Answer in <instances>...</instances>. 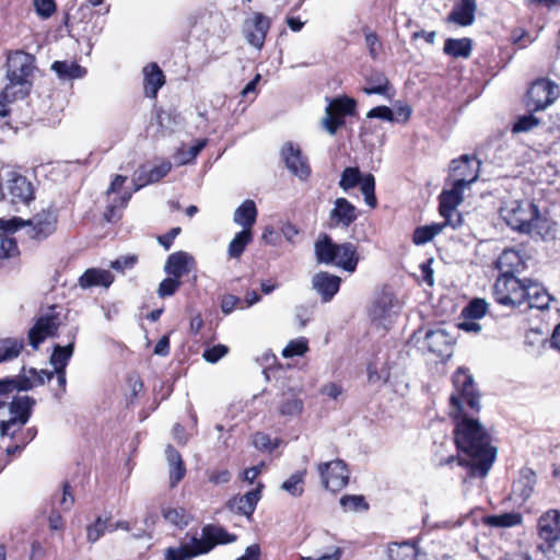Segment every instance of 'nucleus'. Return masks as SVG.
<instances>
[{"label": "nucleus", "mask_w": 560, "mask_h": 560, "mask_svg": "<svg viewBox=\"0 0 560 560\" xmlns=\"http://www.w3.org/2000/svg\"><path fill=\"white\" fill-rule=\"evenodd\" d=\"M453 385L455 393L450 398V416L455 423L453 434L458 451V465L467 469L468 477L485 478L497 458L498 451L491 444V436L485 427L468 416L467 408L479 411V394L472 375L464 368L457 369L453 374Z\"/></svg>", "instance_id": "1"}, {"label": "nucleus", "mask_w": 560, "mask_h": 560, "mask_svg": "<svg viewBox=\"0 0 560 560\" xmlns=\"http://www.w3.org/2000/svg\"><path fill=\"white\" fill-rule=\"evenodd\" d=\"M34 57L25 51H14L7 58L8 84L1 95L7 102L24 98L31 88L30 77L34 71Z\"/></svg>", "instance_id": "2"}, {"label": "nucleus", "mask_w": 560, "mask_h": 560, "mask_svg": "<svg viewBox=\"0 0 560 560\" xmlns=\"http://www.w3.org/2000/svg\"><path fill=\"white\" fill-rule=\"evenodd\" d=\"M236 540V536L215 525H206L201 529V537H192L189 542L178 547L165 549V560H190L199 555L208 553L217 545L229 544Z\"/></svg>", "instance_id": "3"}, {"label": "nucleus", "mask_w": 560, "mask_h": 560, "mask_svg": "<svg viewBox=\"0 0 560 560\" xmlns=\"http://www.w3.org/2000/svg\"><path fill=\"white\" fill-rule=\"evenodd\" d=\"M57 222V209L48 207L37 212L28 220L21 218H12L9 220L0 219V230L15 232L21 228H26V234L30 238L42 242L56 232Z\"/></svg>", "instance_id": "4"}, {"label": "nucleus", "mask_w": 560, "mask_h": 560, "mask_svg": "<svg viewBox=\"0 0 560 560\" xmlns=\"http://www.w3.org/2000/svg\"><path fill=\"white\" fill-rule=\"evenodd\" d=\"M500 215L515 231L530 233L538 228V207L526 200H510L500 208Z\"/></svg>", "instance_id": "5"}, {"label": "nucleus", "mask_w": 560, "mask_h": 560, "mask_svg": "<svg viewBox=\"0 0 560 560\" xmlns=\"http://www.w3.org/2000/svg\"><path fill=\"white\" fill-rule=\"evenodd\" d=\"M529 279H518L516 276L500 275L492 287V295L497 303L508 307H517L526 302V291Z\"/></svg>", "instance_id": "6"}, {"label": "nucleus", "mask_w": 560, "mask_h": 560, "mask_svg": "<svg viewBox=\"0 0 560 560\" xmlns=\"http://www.w3.org/2000/svg\"><path fill=\"white\" fill-rule=\"evenodd\" d=\"M0 190L2 198L13 205H28L34 199L32 183L13 170L0 172Z\"/></svg>", "instance_id": "7"}, {"label": "nucleus", "mask_w": 560, "mask_h": 560, "mask_svg": "<svg viewBox=\"0 0 560 560\" xmlns=\"http://www.w3.org/2000/svg\"><path fill=\"white\" fill-rule=\"evenodd\" d=\"M537 534L542 540L537 547L538 550L546 556L552 552L560 542V510L550 509L538 517Z\"/></svg>", "instance_id": "8"}, {"label": "nucleus", "mask_w": 560, "mask_h": 560, "mask_svg": "<svg viewBox=\"0 0 560 560\" xmlns=\"http://www.w3.org/2000/svg\"><path fill=\"white\" fill-rule=\"evenodd\" d=\"M54 378V372L47 370L37 371L36 369H23V374L14 377L0 380V395L9 394L13 390H30L36 386L44 385Z\"/></svg>", "instance_id": "9"}, {"label": "nucleus", "mask_w": 560, "mask_h": 560, "mask_svg": "<svg viewBox=\"0 0 560 560\" xmlns=\"http://www.w3.org/2000/svg\"><path fill=\"white\" fill-rule=\"evenodd\" d=\"M358 185H360V190L364 196L365 203L371 208H375L377 200L374 194V176L372 174L362 175L358 167H346L341 173L339 187L342 190L348 191Z\"/></svg>", "instance_id": "10"}, {"label": "nucleus", "mask_w": 560, "mask_h": 560, "mask_svg": "<svg viewBox=\"0 0 560 560\" xmlns=\"http://www.w3.org/2000/svg\"><path fill=\"white\" fill-rule=\"evenodd\" d=\"M559 96V85L547 79H538L527 91L525 105L530 112L549 107Z\"/></svg>", "instance_id": "11"}, {"label": "nucleus", "mask_w": 560, "mask_h": 560, "mask_svg": "<svg viewBox=\"0 0 560 560\" xmlns=\"http://www.w3.org/2000/svg\"><path fill=\"white\" fill-rule=\"evenodd\" d=\"M59 326L60 318L55 306L49 307L37 316L34 325L30 328L28 343L34 350H37L47 338L56 336Z\"/></svg>", "instance_id": "12"}, {"label": "nucleus", "mask_w": 560, "mask_h": 560, "mask_svg": "<svg viewBox=\"0 0 560 560\" xmlns=\"http://www.w3.org/2000/svg\"><path fill=\"white\" fill-rule=\"evenodd\" d=\"M480 162L470 155L464 154L451 162L448 180L451 185L465 189L479 177Z\"/></svg>", "instance_id": "13"}, {"label": "nucleus", "mask_w": 560, "mask_h": 560, "mask_svg": "<svg viewBox=\"0 0 560 560\" xmlns=\"http://www.w3.org/2000/svg\"><path fill=\"white\" fill-rule=\"evenodd\" d=\"M355 109V101L349 97H339L332 100L325 110V117L322 119L323 127L335 135L339 127L345 124V116L352 115Z\"/></svg>", "instance_id": "14"}, {"label": "nucleus", "mask_w": 560, "mask_h": 560, "mask_svg": "<svg viewBox=\"0 0 560 560\" xmlns=\"http://www.w3.org/2000/svg\"><path fill=\"white\" fill-rule=\"evenodd\" d=\"M172 168V164L168 161H163L161 164L152 167L151 170H148V176L145 179L139 184H137V187L132 189V191H125L120 197L115 198L108 206L105 212V218L107 221H112L115 217V211L117 208H125L127 203L129 202L132 192L138 191L142 187H144L148 184L156 183L164 176L168 174V172Z\"/></svg>", "instance_id": "15"}, {"label": "nucleus", "mask_w": 560, "mask_h": 560, "mask_svg": "<svg viewBox=\"0 0 560 560\" xmlns=\"http://www.w3.org/2000/svg\"><path fill=\"white\" fill-rule=\"evenodd\" d=\"M323 486L332 492L345 488L349 482V469L341 459L320 463L317 466Z\"/></svg>", "instance_id": "16"}, {"label": "nucleus", "mask_w": 560, "mask_h": 560, "mask_svg": "<svg viewBox=\"0 0 560 560\" xmlns=\"http://www.w3.org/2000/svg\"><path fill=\"white\" fill-rule=\"evenodd\" d=\"M454 338L444 328L428 329L422 336V349L445 359L453 352Z\"/></svg>", "instance_id": "17"}, {"label": "nucleus", "mask_w": 560, "mask_h": 560, "mask_svg": "<svg viewBox=\"0 0 560 560\" xmlns=\"http://www.w3.org/2000/svg\"><path fill=\"white\" fill-rule=\"evenodd\" d=\"M269 28L270 19L260 12H254L243 24V33L247 43L258 49L264 46Z\"/></svg>", "instance_id": "18"}, {"label": "nucleus", "mask_w": 560, "mask_h": 560, "mask_svg": "<svg viewBox=\"0 0 560 560\" xmlns=\"http://www.w3.org/2000/svg\"><path fill=\"white\" fill-rule=\"evenodd\" d=\"M396 308H398V300L392 291L385 289L374 301L370 310V316L372 320L386 326L392 316L397 313Z\"/></svg>", "instance_id": "19"}, {"label": "nucleus", "mask_w": 560, "mask_h": 560, "mask_svg": "<svg viewBox=\"0 0 560 560\" xmlns=\"http://www.w3.org/2000/svg\"><path fill=\"white\" fill-rule=\"evenodd\" d=\"M281 158L287 168L300 179L305 180L311 175V167L307 159L302 154L300 148L291 142L283 145Z\"/></svg>", "instance_id": "20"}, {"label": "nucleus", "mask_w": 560, "mask_h": 560, "mask_svg": "<svg viewBox=\"0 0 560 560\" xmlns=\"http://www.w3.org/2000/svg\"><path fill=\"white\" fill-rule=\"evenodd\" d=\"M359 217L358 209L346 198H337L334 207L329 212L331 226H350Z\"/></svg>", "instance_id": "21"}, {"label": "nucleus", "mask_w": 560, "mask_h": 560, "mask_svg": "<svg viewBox=\"0 0 560 560\" xmlns=\"http://www.w3.org/2000/svg\"><path fill=\"white\" fill-rule=\"evenodd\" d=\"M303 409L304 402L299 390L288 388L280 394L277 411L281 417H298L302 413Z\"/></svg>", "instance_id": "22"}, {"label": "nucleus", "mask_w": 560, "mask_h": 560, "mask_svg": "<svg viewBox=\"0 0 560 560\" xmlns=\"http://www.w3.org/2000/svg\"><path fill=\"white\" fill-rule=\"evenodd\" d=\"M341 279L326 271L317 272L312 278V288L320 295L323 302H329L339 291Z\"/></svg>", "instance_id": "23"}, {"label": "nucleus", "mask_w": 560, "mask_h": 560, "mask_svg": "<svg viewBox=\"0 0 560 560\" xmlns=\"http://www.w3.org/2000/svg\"><path fill=\"white\" fill-rule=\"evenodd\" d=\"M495 267L501 271L500 275L516 276L525 269V261L520 252L506 248L498 257Z\"/></svg>", "instance_id": "24"}, {"label": "nucleus", "mask_w": 560, "mask_h": 560, "mask_svg": "<svg viewBox=\"0 0 560 560\" xmlns=\"http://www.w3.org/2000/svg\"><path fill=\"white\" fill-rule=\"evenodd\" d=\"M194 266V257L188 253L180 250L168 256L164 266V271L168 276L180 279L183 276L187 275Z\"/></svg>", "instance_id": "25"}, {"label": "nucleus", "mask_w": 560, "mask_h": 560, "mask_svg": "<svg viewBox=\"0 0 560 560\" xmlns=\"http://www.w3.org/2000/svg\"><path fill=\"white\" fill-rule=\"evenodd\" d=\"M262 485H259L256 489L246 492L243 495H236L232 498L228 505L232 511L245 516H252L258 501L260 500Z\"/></svg>", "instance_id": "26"}, {"label": "nucleus", "mask_w": 560, "mask_h": 560, "mask_svg": "<svg viewBox=\"0 0 560 560\" xmlns=\"http://www.w3.org/2000/svg\"><path fill=\"white\" fill-rule=\"evenodd\" d=\"M477 3L475 0H459L447 16L448 22L460 26L471 25L475 21Z\"/></svg>", "instance_id": "27"}, {"label": "nucleus", "mask_w": 560, "mask_h": 560, "mask_svg": "<svg viewBox=\"0 0 560 560\" xmlns=\"http://www.w3.org/2000/svg\"><path fill=\"white\" fill-rule=\"evenodd\" d=\"M144 94L148 97H156L159 90L165 83L163 71L155 62H151L143 68Z\"/></svg>", "instance_id": "28"}, {"label": "nucleus", "mask_w": 560, "mask_h": 560, "mask_svg": "<svg viewBox=\"0 0 560 560\" xmlns=\"http://www.w3.org/2000/svg\"><path fill=\"white\" fill-rule=\"evenodd\" d=\"M114 282V276L110 271L98 268H90L79 278V284L82 289L92 287L108 288Z\"/></svg>", "instance_id": "29"}, {"label": "nucleus", "mask_w": 560, "mask_h": 560, "mask_svg": "<svg viewBox=\"0 0 560 560\" xmlns=\"http://www.w3.org/2000/svg\"><path fill=\"white\" fill-rule=\"evenodd\" d=\"M165 456L170 466V485L174 488L185 477L186 468L182 455L172 445L166 446Z\"/></svg>", "instance_id": "30"}, {"label": "nucleus", "mask_w": 560, "mask_h": 560, "mask_svg": "<svg viewBox=\"0 0 560 560\" xmlns=\"http://www.w3.org/2000/svg\"><path fill=\"white\" fill-rule=\"evenodd\" d=\"M359 257L357 247L352 243H342L337 247L336 260L334 264L346 271L353 272L357 268Z\"/></svg>", "instance_id": "31"}, {"label": "nucleus", "mask_w": 560, "mask_h": 560, "mask_svg": "<svg viewBox=\"0 0 560 560\" xmlns=\"http://www.w3.org/2000/svg\"><path fill=\"white\" fill-rule=\"evenodd\" d=\"M257 208L253 200H245L240 207L236 208L233 215V221L242 226V230L252 231L256 222Z\"/></svg>", "instance_id": "32"}, {"label": "nucleus", "mask_w": 560, "mask_h": 560, "mask_svg": "<svg viewBox=\"0 0 560 560\" xmlns=\"http://www.w3.org/2000/svg\"><path fill=\"white\" fill-rule=\"evenodd\" d=\"M526 291L528 294L526 295L525 303H527L528 307L538 310L548 308L551 296L539 283L529 279Z\"/></svg>", "instance_id": "33"}, {"label": "nucleus", "mask_w": 560, "mask_h": 560, "mask_svg": "<svg viewBox=\"0 0 560 560\" xmlns=\"http://www.w3.org/2000/svg\"><path fill=\"white\" fill-rule=\"evenodd\" d=\"M75 330L71 332V340L67 346L55 345L50 355V364L54 370H66L74 351Z\"/></svg>", "instance_id": "34"}, {"label": "nucleus", "mask_w": 560, "mask_h": 560, "mask_svg": "<svg viewBox=\"0 0 560 560\" xmlns=\"http://www.w3.org/2000/svg\"><path fill=\"white\" fill-rule=\"evenodd\" d=\"M51 70L62 81L81 79L86 73V70L83 67H81L79 63H77L74 61H68V60L55 61L51 65Z\"/></svg>", "instance_id": "35"}, {"label": "nucleus", "mask_w": 560, "mask_h": 560, "mask_svg": "<svg viewBox=\"0 0 560 560\" xmlns=\"http://www.w3.org/2000/svg\"><path fill=\"white\" fill-rule=\"evenodd\" d=\"M315 254L316 259L320 264H334L336 260L338 244H335L331 238L324 234L320 238L315 242Z\"/></svg>", "instance_id": "36"}, {"label": "nucleus", "mask_w": 560, "mask_h": 560, "mask_svg": "<svg viewBox=\"0 0 560 560\" xmlns=\"http://www.w3.org/2000/svg\"><path fill=\"white\" fill-rule=\"evenodd\" d=\"M386 552L389 560H418L417 547L409 541L392 542Z\"/></svg>", "instance_id": "37"}, {"label": "nucleus", "mask_w": 560, "mask_h": 560, "mask_svg": "<svg viewBox=\"0 0 560 560\" xmlns=\"http://www.w3.org/2000/svg\"><path fill=\"white\" fill-rule=\"evenodd\" d=\"M536 485V475L532 469L522 470L520 479L513 485V493L523 501L527 500Z\"/></svg>", "instance_id": "38"}, {"label": "nucleus", "mask_w": 560, "mask_h": 560, "mask_svg": "<svg viewBox=\"0 0 560 560\" xmlns=\"http://www.w3.org/2000/svg\"><path fill=\"white\" fill-rule=\"evenodd\" d=\"M472 43L469 38H448L444 44V52L454 58H468L471 54Z\"/></svg>", "instance_id": "39"}, {"label": "nucleus", "mask_w": 560, "mask_h": 560, "mask_svg": "<svg viewBox=\"0 0 560 560\" xmlns=\"http://www.w3.org/2000/svg\"><path fill=\"white\" fill-rule=\"evenodd\" d=\"M366 85L362 89V91L368 94H378L385 95L388 88L389 81L386 75L381 71H373L369 75L365 77Z\"/></svg>", "instance_id": "40"}, {"label": "nucleus", "mask_w": 560, "mask_h": 560, "mask_svg": "<svg viewBox=\"0 0 560 560\" xmlns=\"http://www.w3.org/2000/svg\"><path fill=\"white\" fill-rule=\"evenodd\" d=\"M450 190H445L440 196L439 211H457L458 205L463 200L464 189L454 185H451Z\"/></svg>", "instance_id": "41"}, {"label": "nucleus", "mask_w": 560, "mask_h": 560, "mask_svg": "<svg viewBox=\"0 0 560 560\" xmlns=\"http://www.w3.org/2000/svg\"><path fill=\"white\" fill-rule=\"evenodd\" d=\"M24 347L22 338L0 339V363L18 358Z\"/></svg>", "instance_id": "42"}, {"label": "nucleus", "mask_w": 560, "mask_h": 560, "mask_svg": "<svg viewBox=\"0 0 560 560\" xmlns=\"http://www.w3.org/2000/svg\"><path fill=\"white\" fill-rule=\"evenodd\" d=\"M522 523V515L515 512L483 517V524L490 527H513Z\"/></svg>", "instance_id": "43"}, {"label": "nucleus", "mask_w": 560, "mask_h": 560, "mask_svg": "<svg viewBox=\"0 0 560 560\" xmlns=\"http://www.w3.org/2000/svg\"><path fill=\"white\" fill-rule=\"evenodd\" d=\"M253 241V232L249 230H242L235 234L233 240L228 246V254L231 258H240L244 253L246 246Z\"/></svg>", "instance_id": "44"}, {"label": "nucleus", "mask_w": 560, "mask_h": 560, "mask_svg": "<svg viewBox=\"0 0 560 560\" xmlns=\"http://www.w3.org/2000/svg\"><path fill=\"white\" fill-rule=\"evenodd\" d=\"M155 119L158 124V133L160 137L171 135L174 132L175 127L179 124L177 115L163 109L156 112Z\"/></svg>", "instance_id": "45"}, {"label": "nucleus", "mask_w": 560, "mask_h": 560, "mask_svg": "<svg viewBox=\"0 0 560 560\" xmlns=\"http://www.w3.org/2000/svg\"><path fill=\"white\" fill-rule=\"evenodd\" d=\"M442 231H443V224L432 223V224H428V225L418 226L413 231L412 242L416 245H424V244L429 243L430 241H432L434 238V236L440 234Z\"/></svg>", "instance_id": "46"}, {"label": "nucleus", "mask_w": 560, "mask_h": 560, "mask_svg": "<svg viewBox=\"0 0 560 560\" xmlns=\"http://www.w3.org/2000/svg\"><path fill=\"white\" fill-rule=\"evenodd\" d=\"M306 470H300L292 474L285 481L282 482L281 489L290 493L292 497H301L304 492V478Z\"/></svg>", "instance_id": "47"}, {"label": "nucleus", "mask_w": 560, "mask_h": 560, "mask_svg": "<svg viewBox=\"0 0 560 560\" xmlns=\"http://www.w3.org/2000/svg\"><path fill=\"white\" fill-rule=\"evenodd\" d=\"M0 235V258H12L20 254L16 240L11 236L14 232L1 230Z\"/></svg>", "instance_id": "48"}, {"label": "nucleus", "mask_w": 560, "mask_h": 560, "mask_svg": "<svg viewBox=\"0 0 560 560\" xmlns=\"http://www.w3.org/2000/svg\"><path fill=\"white\" fill-rule=\"evenodd\" d=\"M488 310V303L483 299H474L463 310L462 315L465 319H479Z\"/></svg>", "instance_id": "49"}, {"label": "nucleus", "mask_w": 560, "mask_h": 560, "mask_svg": "<svg viewBox=\"0 0 560 560\" xmlns=\"http://www.w3.org/2000/svg\"><path fill=\"white\" fill-rule=\"evenodd\" d=\"M340 505L345 511H365L369 509V504L365 502L363 495H343L340 499Z\"/></svg>", "instance_id": "50"}, {"label": "nucleus", "mask_w": 560, "mask_h": 560, "mask_svg": "<svg viewBox=\"0 0 560 560\" xmlns=\"http://www.w3.org/2000/svg\"><path fill=\"white\" fill-rule=\"evenodd\" d=\"M307 340L304 337L291 340L282 350L284 358H292L295 355H303L307 351Z\"/></svg>", "instance_id": "51"}, {"label": "nucleus", "mask_w": 560, "mask_h": 560, "mask_svg": "<svg viewBox=\"0 0 560 560\" xmlns=\"http://www.w3.org/2000/svg\"><path fill=\"white\" fill-rule=\"evenodd\" d=\"M162 514L165 521L175 526L183 527L187 525L186 514L182 508H166L162 510Z\"/></svg>", "instance_id": "52"}, {"label": "nucleus", "mask_w": 560, "mask_h": 560, "mask_svg": "<svg viewBox=\"0 0 560 560\" xmlns=\"http://www.w3.org/2000/svg\"><path fill=\"white\" fill-rule=\"evenodd\" d=\"M540 124V120L535 117L533 114L520 116L517 120L514 122L512 131L514 133L527 132L533 130Z\"/></svg>", "instance_id": "53"}, {"label": "nucleus", "mask_w": 560, "mask_h": 560, "mask_svg": "<svg viewBox=\"0 0 560 560\" xmlns=\"http://www.w3.org/2000/svg\"><path fill=\"white\" fill-rule=\"evenodd\" d=\"M107 520H103L102 517H97L93 524L88 526L86 529V538L90 542L97 541L108 530L109 524H107Z\"/></svg>", "instance_id": "54"}, {"label": "nucleus", "mask_w": 560, "mask_h": 560, "mask_svg": "<svg viewBox=\"0 0 560 560\" xmlns=\"http://www.w3.org/2000/svg\"><path fill=\"white\" fill-rule=\"evenodd\" d=\"M180 279L176 277L165 278L160 284L158 289V294L160 298L172 296L180 287Z\"/></svg>", "instance_id": "55"}, {"label": "nucleus", "mask_w": 560, "mask_h": 560, "mask_svg": "<svg viewBox=\"0 0 560 560\" xmlns=\"http://www.w3.org/2000/svg\"><path fill=\"white\" fill-rule=\"evenodd\" d=\"M73 502H74V498L73 495L69 492V486L66 483L63 485V490H62V493L61 494H58L55 499H54V506H58L60 511L62 512H67L69 511L72 505H73Z\"/></svg>", "instance_id": "56"}, {"label": "nucleus", "mask_w": 560, "mask_h": 560, "mask_svg": "<svg viewBox=\"0 0 560 560\" xmlns=\"http://www.w3.org/2000/svg\"><path fill=\"white\" fill-rule=\"evenodd\" d=\"M229 352V348L224 345L213 346L203 352V359L207 362L215 363Z\"/></svg>", "instance_id": "57"}, {"label": "nucleus", "mask_w": 560, "mask_h": 560, "mask_svg": "<svg viewBox=\"0 0 560 560\" xmlns=\"http://www.w3.org/2000/svg\"><path fill=\"white\" fill-rule=\"evenodd\" d=\"M138 258L135 255L121 256L110 262V267L119 272L133 268Z\"/></svg>", "instance_id": "58"}, {"label": "nucleus", "mask_w": 560, "mask_h": 560, "mask_svg": "<svg viewBox=\"0 0 560 560\" xmlns=\"http://www.w3.org/2000/svg\"><path fill=\"white\" fill-rule=\"evenodd\" d=\"M34 7L37 14L44 19L51 16L56 11V3L54 0H34Z\"/></svg>", "instance_id": "59"}, {"label": "nucleus", "mask_w": 560, "mask_h": 560, "mask_svg": "<svg viewBox=\"0 0 560 560\" xmlns=\"http://www.w3.org/2000/svg\"><path fill=\"white\" fill-rule=\"evenodd\" d=\"M440 214L444 218V221L440 223L443 224V229L445 226H451L455 230L463 223L462 215L458 211H441Z\"/></svg>", "instance_id": "60"}, {"label": "nucleus", "mask_w": 560, "mask_h": 560, "mask_svg": "<svg viewBox=\"0 0 560 560\" xmlns=\"http://www.w3.org/2000/svg\"><path fill=\"white\" fill-rule=\"evenodd\" d=\"M319 393L324 396L330 397L334 400H338V398L342 395L343 388L340 384L330 382L327 384H324Z\"/></svg>", "instance_id": "61"}, {"label": "nucleus", "mask_w": 560, "mask_h": 560, "mask_svg": "<svg viewBox=\"0 0 560 560\" xmlns=\"http://www.w3.org/2000/svg\"><path fill=\"white\" fill-rule=\"evenodd\" d=\"M366 117L368 118H381L383 120L394 121V113L387 106H376V107L372 108L368 113Z\"/></svg>", "instance_id": "62"}, {"label": "nucleus", "mask_w": 560, "mask_h": 560, "mask_svg": "<svg viewBox=\"0 0 560 560\" xmlns=\"http://www.w3.org/2000/svg\"><path fill=\"white\" fill-rule=\"evenodd\" d=\"M231 472L228 469L211 470L208 472V480L213 485L228 483L231 480Z\"/></svg>", "instance_id": "63"}, {"label": "nucleus", "mask_w": 560, "mask_h": 560, "mask_svg": "<svg viewBox=\"0 0 560 560\" xmlns=\"http://www.w3.org/2000/svg\"><path fill=\"white\" fill-rule=\"evenodd\" d=\"M365 43L369 48L370 56L373 59H376L378 57V52L382 47L377 35L375 33H368L365 35Z\"/></svg>", "instance_id": "64"}]
</instances>
